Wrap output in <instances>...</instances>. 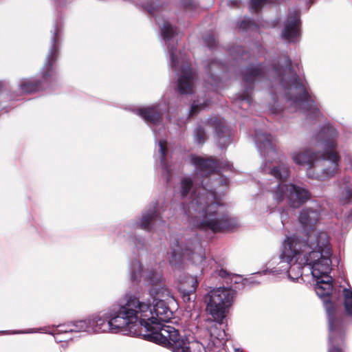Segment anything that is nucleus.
Returning a JSON list of instances; mask_svg holds the SVG:
<instances>
[{
	"mask_svg": "<svg viewBox=\"0 0 352 352\" xmlns=\"http://www.w3.org/2000/svg\"><path fill=\"white\" fill-rule=\"evenodd\" d=\"M319 218L318 209L306 208L300 211L299 221L305 231H308L306 241H301L296 236L287 237L283 243L278 268L265 270L267 273L278 274L286 271L293 280L302 279L300 272L303 265H309L316 285H331L333 278L329 275L331 270V247L329 236L324 232L311 230Z\"/></svg>",
	"mask_w": 352,
	"mask_h": 352,
	"instance_id": "f257e3e1",
	"label": "nucleus"
},
{
	"mask_svg": "<svg viewBox=\"0 0 352 352\" xmlns=\"http://www.w3.org/2000/svg\"><path fill=\"white\" fill-rule=\"evenodd\" d=\"M254 142L265 163L261 166L263 173L270 174L278 179L273 186H269L274 199L278 203L286 201L292 208H298L310 198L309 192L304 188L285 182L289 177V167L283 162H275L278 153L274 148L273 138L266 131L256 129Z\"/></svg>",
	"mask_w": 352,
	"mask_h": 352,
	"instance_id": "f03ea898",
	"label": "nucleus"
},
{
	"mask_svg": "<svg viewBox=\"0 0 352 352\" xmlns=\"http://www.w3.org/2000/svg\"><path fill=\"white\" fill-rule=\"evenodd\" d=\"M338 132L336 129L327 124L313 138V145L321 148L322 152L311 149L294 151L292 153L293 162L299 166H307L314 171V177L323 180L335 175L340 167V156L336 148Z\"/></svg>",
	"mask_w": 352,
	"mask_h": 352,
	"instance_id": "7ed1b4c3",
	"label": "nucleus"
},
{
	"mask_svg": "<svg viewBox=\"0 0 352 352\" xmlns=\"http://www.w3.org/2000/svg\"><path fill=\"white\" fill-rule=\"evenodd\" d=\"M186 215L191 223L200 229L214 232L230 230L238 226L237 221L229 217L214 192L200 186L193 190L186 208Z\"/></svg>",
	"mask_w": 352,
	"mask_h": 352,
	"instance_id": "20e7f679",
	"label": "nucleus"
},
{
	"mask_svg": "<svg viewBox=\"0 0 352 352\" xmlns=\"http://www.w3.org/2000/svg\"><path fill=\"white\" fill-rule=\"evenodd\" d=\"M267 76L278 79L287 100L296 111H302L310 118H317L320 115L319 109L309 93L307 81L297 76L288 56L284 57L283 65H280L279 62L275 63L267 71Z\"/></svg>",
	"mask_w": 352,
	"mask_h": 352,
	"instance_id": "39448f33",
	"label": "nucleus"
},
{
	"mask_svg": "<svg viewBox=\"0 0 352 352\" xmlns=\"http://www.w3.org/2000/svg\"><path fill=\"white\" fill-rule=\"evenodd\" d=\"M157 23L161 28L162 36L168 45L171 67L177 72L178 76L177 91L181 94H192L194 92L197 74L190 67L188 60L185 58L180 60L177 57L174 42V36L177 34L176 28L166 21L162 24L160 21H157Z\"/></svg>",
	"mask_w": 352,
	"mask_h": 352,
	"instance_id": "423d86ee",
	"label": "nucleus"
},
{
	"mask_svg": "<svg viewBox=\"0 0 352 352\" xmlns=\"http://www.w3.org/2000/svg\"><path fill=\"white\" fill-rule=\"evenodd\" d=\"M120 317L116 321L123 324L124 330L132 332L133 327L139 323L144 331L153 322V313L150 302L140 300L137 294H126L120 303L114 305Z\"/></svg>",
	"mask_w": 352,
	"mask_h": 352,
	"instance_id": "0eeeda50",
	"label": "nucleus"
},
{
	"mask_svg": "<svg viewBox=\"0 0 352 352\" xmlns=\"http://www.w3.org/2000/svg\"><path fill=\"white\" fill-rule=\"evenodd\" d=\"M316 294L324 302L327 314L329 329L330 331L327 352H344L342 347L344 343V331L342 323L336 318V309L331 300L336 287H314Z\"/></svg>",
	"mask_w": 352,
	"mask_h": 352,
	"instance_id": "6e6552de",
	"label": "nucleus"
},
{
	"mask_svg": "<svg viewBox=\"0 0 352 352\" xmlns=\"http://www.w3.org/2000/svg\"><path fill=\"white\" fill-rule=\"evenodd\" d=\"M235 294L232 287H214L204 296L206 310L214 321L219 324L223 322L233 304Z\"/></svg>",
	"mask_w": 352,
	"mask_h": 352,
	"instance_id": "1a4fd4ad",
	"label": "nucleus"
},
{
	"mask_svg": "<svg viewBox=\"0 0 352 352\" xmlns=\"http://www.w3.org/2000/svg\"><path fill=\"white\" fill-rule=\"evenodd\" d=\"M266 76V69L262 64H251L241 71V76L246 87L243 93L237 96L232 102L233 108L248 109L252 102L251 92L254 84L262 80Z\"/></svg>",
	"mask_w": 352,
	"mask_h": 352,
	"instance_id": "9d476101",
	"label": "nucleus"
},
{
	"mask_svg": "<svg viewBox=\"0 0 352 352\" xmlns=\"http://www.w3.org/2000/svg\"><path fill=\"white\" fill-rule=\"evenodd\" d=\"M145 340L160 344L168 350L184 336L171 325L151 322L143 334Z\"/></svg>",
	"mask_w": 352,
	"mask_h": 352,
	"instance_id": "9b49d317",
	"label": "nucleus"
},
{
	"mask_svg": "<svg viewBox=\"0 0 352 352\" xmlns=\"http://www.w3.org/2000/svg\"><path fill=\"white\" fill-rule=\"evenodd\" d=\"M188 257L195 264L203 262L205 258L204 253L200 244L197 242L194 244V249L186 248L184 251L181 248L177 239L170 242V252L168 253V261L174 269H180L183 263V258Z\"/></svg>",
	"mask_w": 352,
	"mask_h": 352,
	"instance_id": "f8f14e48",
	"label": "nucleus"
},
{
	"mask_svg": "<svg viewBox=\"0 0 352 352\" xmlns=\"http://www.w3.org/2000/svg\"><path fill=\"white\" fill-rule=\"evenodd\" d=\"M129 272L132 283L138 284L142 280L151 286L164 283L162 270L156 264L144 270L141 263L138 260H134L130 264Z\"/></svg>",
	"mask_w": 352,
	"mask_h": 352,
	"instance_id": "ddd939ff",
	"label": "nucleus"
},
{
	"mask_svg": "<svg viewBox=\"0 0 352 352\" xmlns=\"http://www.w3.org/2000/svg\"><path fill=\"white\" fill-rule=\"evenodd\" d=\"M190 163L195 166L196 173L201 176H208L210 173L221 170H232V164L228 161L219 162L212 157H204L191 155Z\"/></svg>",
	"mask_w": 352,
	"mask_h": 352,
	"instance_id": "4468645a",
	"label": "nucleus"
},
{
	"mask_svg": "<svg viewBox=\"0 0 352 352\" xmlns=\"http://www.w3.org/2000/svg\"><path fill=\"white\" fill-rule=\"evenodd\" d=\"M120 317L116 313L114 305L109 309V312L100 315L94 316L90 318L91 321V330L94 333H103L107 331H118L124 330L123 324L116 322L117 318Z\"/></svg>",
	"mask_w": 352,
	"mask_h": 352,
	"instance_id": "2eb2a0df",
	"label": "nucleus"
},
{
	"mask_svg": "<svg viewBox=\"0 0 352 352\" xmlns=\"http://www.w3.org/2000/svg\"><path fill=\"white\" fill-rule=\"evenodd\" d=\"M300 16L297 11L289 13L282 30V38L288 42H296L300 38Z\"/></svg>",
	"mask_w": 352,
	"mask_h": 352,
	"instance_id": "dca6fc26",
	"label": "nucleus"
},
{
	"mask_svg": "<svg viewBox=\"0 0 352 352\" xmlns=\"http://www.w3.org/2000/svg\"><path fill=\"white\" fill-rule=\"evenodd\" d=\"M164 223L158 214L157 204H155L143 212L142 218L137 221L136 226L146 231H151L164 225Z\"/></svg>",
	"mask_w": 352,
	"mask_h": 352,
	"instance_id": "f3484780",
	"label": "nucleus"
},
{
	"mask_svg": "<svg viewBox=\"0 0 352 352\" xmlns=\"http://www.w3.org/2000/svg\"><path fill=\"white\" fill-rule=\"evenodd\" d=\"M219 276L224 279L225 283L228 285L241 284L243 286L249 285H258L261 282L256 279L258 276H261V272H257L250 275L248 277L243 278L242 276L236 274H230L225 270H220L217 272Z\"/></svg>",
	"mask_w": 352,
	"mask_h": 352,
	"instance_id": "a211bd4d",
	"label": "nucleus"
},
{
	"mask_svg": "<svg viewBox=\"0 0 352 352\" xmlns=\"http://www.w3.org/2000/svg\"><path fill=\"white\" fill-rule=\"evenodd\" d=\"M58 28L56 27L53 37H52V44L51 49L49 51V53L46 57L45 63L42 69V77L44 80H47L49 77H51L53 74L52 65L53 63L56 60L58 52Z\"/></svg>",
	"mask_w": 352,
	"mask_h": 352,
	"instance_id": "6ab92c4d",
	"label": "nucleus"
},
{
	"mask_svg": "<svg viewBox=\"0 0 352 352\" xmlns=\"http://www.w3.org/2000/svg\"><path fill=\"white\" fill-rule=\"evenodd\" d=\"M136 114L142 117L148 124L161 126L164 110L160 105L151 106L146 108H142L136 110Z\"/></svg>",
	"mask_w": 352,
	"mask_h": 352,
	"instance_id": "aec40b11",
	"label": "nucleus"
},
{
	"mask_svg": "<svg viewBox=\"0 0 352 352\" xmlns=\"http://www.w3.org/2000/svg\"><path fill=\"white\" fill-rule=\"evenodd\" d=\"M151 309L155 322H168L173 318V312L163 300H157Z\"/></svg>",
	"mask_w": 352,
	"mask_h": 352,
	"instance_id": "412c9836",
	"label": "nucleus"
},
{
	"mask_svg": "<svg viewBox=\"0 0 352 352\" xmlns=\"http://www.w3.org/2000/svg\"><path fill=\"white\" fill-rule=\"evenodd\" d=\"M210 121L215 124L216 139L218 145L221 148L227 146L231 142L230 129L224 123L217 120V118H214V120L210 119Z\"/></svg>",
	"mask_w": 352,
	"mask_h": 352,
	"instance_id": "4be33fe9",
	"label": "nucleus"
},
{
	"mask_svg": "<svg viewBox=\"0 0 352 352\" xmlns=\"http://www.w3.org/2000/svg\"><path fill=\"white\" fill-rule=\"evenodd\" d=\"M166 144L167 142L164 140H160L158 141L160 164L163 169V177L166 179V182L168 183L170 179L171 174L170 170L166 162V155L167 153Z\"/></svg>",
	"mask_w": 352,
	"mask_h": 352,
	"instance_id": "5701e85b",
	"label": "nucleus"
},
{
	"mask_svg": "<svg viewBox=\"0 0 352 352\" xmlns=\"http://www.w3.org/2000/svg\"><path fill=\"white\" fill-rule=\"evenodd\" d=\"M205 67L206 72L208 75V78L206 80L208 83L212 86H217L218 77L216 69H223L224 65L219 61L213 60L210 63H208L207 65H205Z\"/></svg>",
	"mask_w": 352,
	"mask_h": 352,
	"instance_id": "b1692460",
	"label": "nucleus"
},
{
	"mask_svg": "<svg viewBox=\"0 0 352 352\" xmlns=\"http://www.w3.org/2000/svg\"><path fill=\"white\" fill-rule=\"evenodd\" d=\"M20 89L23 93H33L42 88L39 81L33 79H23L19 83Z\"/></svg>",
	"mask_w": 352,
	"mask_h": 352,
	"instance_id": "393cba45",
	"label": "nucleus"
},
{
	"mask_svg": "<svg viewBox=\"0 0 352 352\" xmlns=\"http://www.w3.org/2000/svg\"><path fill=\"white\" fill-rule=\"evenodd\" d=\"M342 189V203L346 204L352 199V179L349 177H346L343 179L341 186Z\"/></svg>",
	"mask_w": 352,
	"mask_h": 352,
	"instance_id": "a878e982",
	"label": "nucleus"
},
{
	"mask_svg": "<svg viewBox=\"0 0 352 352\" xmlns=\"http://www.w3.org/2000/svg\"><path fill=\"white\" fill-rule=\"evenodd\" d=\"M91 321H90V318H89L87 320H81L74 321V322H72V328L68 329L70 331H75V332H80V331L91 332Z\"/></svg>",
	"mask_w": 352,
	"mask_h": 352,
	"instance_id": "bb28decb",
	"label": "nucleus"
},
{
	"mask_svg": "<svg viewBox=\"0 0 352 352\" xmlns=\"http://www.w3.org/2000/svg\"><path fill=\"white\" fill-rule=\"evenodd\" d=\"M179 294L184 302H190L196 299L197 287H178Z\"/></svg>",
	"mask_w": 352,
	"mask_h": 352,
	"instance_id": "cd10ccee",
	"label": "nucleus"
},
{
	"mask_svg": "<svg viewBox=\"0 0 352 352\" xmlns=\"http://www.w3.org/2000/svg\"><path fill=\"white\" fill-rule=\"evenodd\" d=\"M172 352H192L189 340L184 337L170 349Z\"/></svg>",
	"mask_w": 352,
	"mask_h": 352,
	"instance_id": "c85d7f7f",
	"label": "nucleus"
},
{
	"mask_svg": "<svg viewBox=\"0 0 352 352\" xmlns=\"http://www.w3.org/2000/svg\"><path fill=\"white\" fill-rule=\"evenodd\" d=\"M344 309L347 315L352 317V287H344Z\"/></svg>",
	"mask_w": 352,
	"mask_h": 352,
	"instance_id": "c756f323",
	"label": "nucleus"
},
{
	"mask_svg": "<svg viewBox=\"0 0 352 352\" xmlns=\"http://www.w3.org/2000/svg\"><path fill=\"white\" fill-rule=\"evenodd\" d=\"M192 188V180L190 177H183L181 180L180 194L182 198L186 197Z\"/></svg>",
	"mask_w": 352,
	"mask_h": 352,
	"instance_id": "7c9ffc66",
	"label": "nucleus"
},
{
	"mask_svg": "<svg viewBox=\"0 0 352 352\" xmlns=\"http://www.w3.org/2000/svg\"><path fill=\"white\" fill-rule=\"evenodd\" d=\"M195 141L198 144H203L206 140V134L205 130L201 126H198L194 131Z\"/></svg>",
	"mask_w": 352,
	"mask_h": 352,
	"instance_id": "2f4dec72",
	"label": "nucleus"
},
{
	"mask_svg": "<svg viewBox=\"0 0 352 352\" xmlns=\"http://www.w3.org/2000/svg\"><path fill=\"white\" fill-rule=\"evenodd\" d=\"M208 104V101H205L203 103L199 102V101H194L190 109L189 117L197 113L199 109L206 107Z\"/></svg>",
	"mask_w": 352,
	"mask_h": 352,
	"instance_id": "473e14b6",
	"label": "nucleus"
},
{
	"mask_svg": "<svg viewBox=\"0 0 352 352\" xmlns=\"http://www.w3.org/2000/svg\"><path fill=\"white\" fill-rule=\"evenodd\" d=\"M267 0H251L250 1V8L253 11H258Z\"/></svg>",
	"mask_w": 352,
	"mask_h": 352,
	"instance_id": "72a5a7b5",
	"label": "nucleus"
},
{
	"mask_svg": "<svg viewBox=\"0 0 352 352\" xmlns=\"http://www.w3.org/2000/svg\"><path fill=\"white\" fill-rule=\"evenodd\" d=\"M252 21L250 19H245L242 20L239 23V28L242 30L248 29L250 27Z\"/></svg>",
	"mask_w": 352,
	"mask_h": 352,
	"instance_id": "f704fd0d",
	"label": "nucleus"
},
{
	"mask_svg": "<svg viewBox=\"0 0 352 352\" xmlns=\"http://www.w3.org/2000/svg\"><path fill=\"white\" fill-rule=\"evenodd\" d=\"M205 43L210 47L212 48L215 45V39L213 36H208L204 38Z\"/></svg>",
	"mask_w": 352,
	"mask_h": 352,
	"instance_id": "c9c22d12",
	"label": "nucleus"
},
{
	"mask_svg": "<svg viewBox=\"0 0 352 352\" xmlns=\"http://www.w3.org/2000/svg\"><path fill=\"white\" fill-rule=\"evenodd\" d=\"M58 328H59L58 331H60V332H65V333H67V332H73V331H70V330L68 329L72 328V322L68 323L67 324L59 325V326H58Z\"/></svg>",
	"mask_w": 352,
	"mask_h": 352,
	"instance_id": "e433bc0d",
	"label": "nucleus"
},
{
	"mask_svg": "<svg viewBox=\"0 0 352 352\" xmlns=\"http://www.w3.org/2000/svg\"><path fill=\"white\" fill-rule=\"evenodd\" d=\"M184 7L186 10H190L196 7V3L193 0H190L188 3H184Z\"/></svg>",
	"mask_w": 352,
	"mask_h": 352,
	"instance_id": "4c0bfd02",
	"label": "nucleus"
},
{
	"mask_svg": "<svg viewBox=\"0 0 352 352\" xmlns=\"http://www.w3.org/2000/svg\"><path fill=\"white\" fill-rule=\"evenodd\" d=\"M188 278L190 280V281L186 282V283L190 284V286H192V287L197 286L199 283H198L196 277L190 276Z\"/></svg>",
	"mask_w": 352,
	"mask_h": 352,
	"instance_id": "58836bf2",
	"label": "nucleus"
},
{
	"mask_svg": "<svg viewBox=\"0 0 352 352\" xmlns=\"http://www.w3.org/2000/svg\"><path fill=\"white\" fill-rule=\"evenodd\" d=\"M146 8H147V10H148L149 13H151V14L154 15L155 11V8L153 6V5L148 4Z\"/></svg>",
	"mask_w": 352,
	"mask_h": 352,
	"instance_id": "ea45409f",
	"label": "nucleus"
},
{
	"mask_svg": "<svg viewBox=\"0 0 352 352\" xmlns=\"http://www.w3.org/2000/svg\"><path fill=\"white\" fill-rule=\"evenodd\" d=\"M236 51H237V52H239H239H241V59H243V58H243V56H246V55H247V53H246L243 50H242V48H241V47H238L236 48Z\"/></svg>",
	"mask_w": 352,
	"mask_h": 352,
	"instance_id": "a19ab883",
	"label": "nucleus"
},
{
	"mask_svg": "<svg viewBox=\"0 0 352 352\" xmlns=\"http://www.w3.org/2000/svg\"><path fill=\"white\" fill-rule=\"evenodd\" d=\"M153 131L154 133V135H155V139H157V133H156V129L155 127H153Z\"/></svg>",
	"mask_w": 352,
	"mask_h": 352,
	"instance_id": "79ce46f5",
	"label": "nucleus"
},
{
	"mask_svg": "<svg viewBox=\"0 0 352 352\" xmlns=\"http://www.w3.org/2000/svg\"><path fill=\"white\" fill-rule=\"evenodd\" d=\"M234 352H243V349L237 348L234 349Z\"/></svg>",
	"mask_w": 352,
	"mask_h": 352,
	"instance_id": "37998d69",
	"label": "nucleus"
},
{
	"mask_svg": "<svg viewBox=\"0 0 352 352\" xmlns=\"http://www.w3.org/2000/svg\"><path fill=\"white\" fill-rule=\"evenodd\" d=\"M222 180L223 181V184H228V179L226 178L223 179Z\"/></svg>",
	"mask_w": 352,
	"mask_h": 352,
	"instance_id": "c03bdc74",
	"label": "nucleus"
},
{
	"mask_svg": "<svg viewBox=\"0 0 352 352\" xmlns=\"http://www.w3.org/2000/svg\"><path fill=\"white\" fill-rule=\"evenodd\" d=\"M236 59L237 60V61H239L241 58L239 57H236Z\"/></svg>",
	"mask_w": 352,
	"mask_h": 352,
	"instance_id": "a18cd8bd",
	"label": "nucleus"
}]
</instances>
